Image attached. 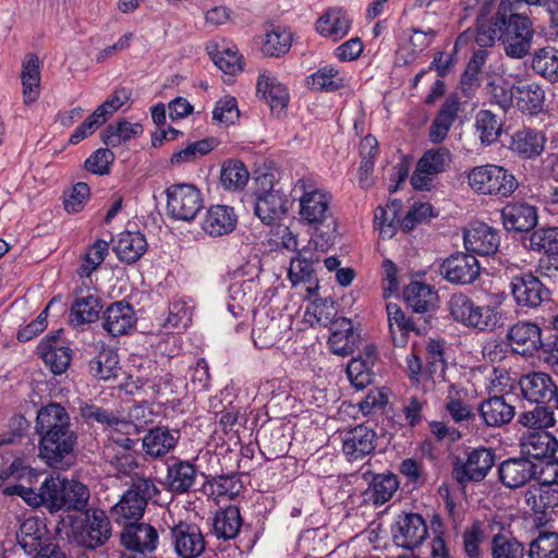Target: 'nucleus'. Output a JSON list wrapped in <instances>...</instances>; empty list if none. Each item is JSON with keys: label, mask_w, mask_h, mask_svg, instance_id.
Wrapping results in <instances>:
<instances>
[{"label": "nucleus", "mask_w": 558, "mask_h": 558, "mask_svg": "<svg viewBox=\"0 0 558 558\" xmlns=\"http://www.w3.org/2000/svg\"><path fill=\"white\" fill-rule=\"evenodd\" d=\"M3 492L8 496L21 497L32 508L44 507L50 514L82 511L90 497L86 485L54 473L46 476L37 489L20 483L7 486Z\"/></svg>", "instance_id": "1"}, {"label": "nucleus", "mask_w": 558, "mask_h": 558, "mask_svg": "<svg viewBox=\"0 0 558 558\" xmlns=\"http://www.w3.org/2000/svg\"><path fill=\"white\" fill-rule=\"evenodd\" d=\"M459 110L460 102L456 96L445 100L429 126L428 137L433 144H440L446 140Z\"/></svg>", "instance_id": "38"}, {"label": "nucleus", "mask_w": 558, "mask_h": 558, "mask_svg": "<svg viewBox=\"0 0 558 558\" xmlns=\"http://www.w3.org/2000/svg\"><path fill=\"white\" fill-rule=\"evenodd\" d=\"M504 31L500 38L508 57L522 59L532 46L534 28L531 20L522 14L512 13L508 19L501 17Z\"/></svg>", "instance_id": "9"}, {"label": "nucleus", "mask_w": 558, "mask_h": 558, "mask_svg": "<svg viewBox=\"0 0 558 558\" xmlns=\"http://www.w3.org/2000/svg\"><path fill=\"white\" fill-rule=\"evenodd\" d=\"M77 442V433L72 426L54 430L39 438V457L51 468L61 469Z\"/></svg>", "instance_id": "12"}, {"label": "nucleus", "mask_w": 558, "mask_h": 558, "mask_svg": "<svg viewBox=\"0 0 558 558\" xmlns=\"http://www.w3.org/2000/svg\"><path fill=\"white\" fill-rule=\"evenodd\" d=\"M534 461L526 458H510L498 466L500 482L508 488H519L535 476Z\"/></svg>", "instance_id": "29"}, {"label": "nucleus", "mask_w": 558, "mask_h": 558, "mask_svg": "<svg viewBox=\"0 0 558 558\" xmlns=\"http://www.w3.org/2000/svg\"><path fill=\"white\" fill-rule=\"evenodd\" d=\"M392 539L399 547L414 549L422 545L428 534L427 525L418 513L399 514L391 526Z\"/></svg>", "instance_id": "14"}, {"label": "nucleus", "mask_w": 558, "mask_h": 558, "mask_svg": "<svg viewBox=\"0 0 558 558\" xmlns=\"http://www.w3.org/2000/svg\"><path fill=\"white\" fill-rule=\"evenodd\" d=\"M236 215L232 207L214 205L208 208L202 222V229L210 236H222L234 230Z\"/></svg>", "instance_id": "33"}, {"label": "nucleus", "mask_w": 558, "mask_h": 558, "mask_svg": "<svg viewBox=\"0 0 558 558\" xmlns=\"http://www.w3.org/2000/svg\"><path fill=\"white\" fill-rule=\"evenodd\" d=\"M451 162V153L446 147L430 148L417 160L410 178L416 191H430L436 177L447 170Z\"/></svg>", "instance_id": "10"}, {"label": "nucleus", "mask_w": 558, "mask_h": 558, "mask_svg": "<svg viewBox=\"0 0 558 558\" xmlns=\"http://www.w3.org/2000/svg\"><path fill=\"white\" fill-rule=\"evenodd\" d=\"M217 146V140L208 137L190 143L185 148H182L170 158L172 165H183L197 160L198 158L209 154Z\"/></svg>", "instance_id": "62"}, {"label": "nucleus", "mask_w": 558, "mask_h": 558, "mask_svg": "<svg viewBox=\"0 0 558 558\" xmlns=\"http://www.w3.org/2000/svg\"><path fill=\"white\" fill-rule=\"evenodd\" d=\"M250 178V173L240 160L229 159L221 166L220 181L226 190L235 191L243 189Z\"/></svg>", "instance_id": "60"}, {"label": "nucleus", "mask_w": 558, "mask_h": 558, "mask_svg": "<svg viewBox=\"0 0 558 558\" xmlns=\"http://www.w3.org/2000/svg\"><path fill=\"white\" fill-rule=\"evenodd\" d=\"M352 27V20L342 8H329L315 23L316 32L333 43L343 39Z\"/></svg>", "instance_id": "26"}, {"label": "nucleus", "mask_w": 558, "mask_h": 558, "mask_svg": "<svg viewBox=\"0 0 558 558\" xmlns=\"http://www.w3.org/2000/svg\"><path fill=\"white\" fill-rule=\"evenodd\" d=\"M448 311L457 323L477 331H492L501 324L502 313L496 305H476L463 293H453Z\"/></svg>", "instance_id": "5"}, {"label": "nucleus", "mask_w": 558, "mask_h": 558, "mask_svg": "<svg viewBox=\"0 0 558 558\" xmlns=\"http://www.w3.org/2000/svg\"><path fill=\"white\" fill-rule=\"evenodd\" d=\"M20 78L23 87V102L31 106L40 95V60L36 53L25 54Z\"/></svg>", "instance_id": "35"}, {"label": "nucleus", "mask_w": 558, "mask_h": 558, "mask_svg": "<svg viewBox=\"0 0 558 558\" xmlns=\"http://www.w3.org/2000/svg\"><path fill=\"white\" fill-rule=\"evenodd\" d=\"M495 464V452L490 448L478 447L466 452V459L457 463L452 475L454 480L464 484L484 480Z\"/></svg>", "instance_id": "13"}, {"label": "nucleus", "mask_w": 558, "mask_h": 558, "mask_svg": "<svg viewBox=\"0 0 558 558\" xmlns=\"http://www.w3.org/2000/svg\"><path fill=\"white\" fill-rule=\"evenodd\" d=\"M546 143L542 131L524 128L515 131L510 141V149L523 159H533L539 156Z\"/></svg>", "instance_id": "34"}, {"label": "nucleus", "mask_w": 558, "mask_h": 558, "mask_svg": "<svg viewBox=\"0 0 558 558\" xmlns=\"http://www.w3.org/2000/svg\"><path fill=\"white\" fill-rule=\"evenodd\" d=\"M484 423L489 427H501L511 422L515 414L512 404L506 402L504 397H492L484 400L478 408Z\"/></svg>", "instance_id": "41"}, {"label": "nucleus", "mask_w": 558, "mask_h": 558, "mask_svg": "<svg viewBox=\"0 0 558 558\" xmlns=\"http://www.w3.org/2000/svg\"><path fill=\"white\" fill-rule=\"evenodd\" d=\"M514 99L522 112L537 114L544 108L545 90L536 82H522L515 86Z\"/></svg>", "instance_id": "43"}, {"label": "nucleus", "mask_w": 558, "mask_h": 558, "mask_svg": "<svg viewBox=\"0 0 558 558\" xmlns=\"http://www.w3.org/2000/svg\"><path fill=\"white\" fill-rule=\"evenodd\" d=\"M486 95L492 105L508 111L514 101L515 86L504 76L493 77L486 85Z\"/></svg>", "instance_id": "55"}, {"label": "nucleus", "mask_w": 558, "mask_h": 558, "mask_svg": "<svg viewBox=\"0 0 558 558\" xmlns=\"http://www.w3.org/2000/svg\"><path fill=\"white\" fill-rule=\"evenodd\" d=\"M524 501L535 513L544 514L558 506V488L538 483L531 485L524 493Z\"/></svg>", "instance_id": "47"}, {"label": "nucleus", "mask_w": 558, "mask_h": 558, "mask_svg": "<svg viewBox=\"0 0 558 558\" xmlns=\"http://www.w3.org/2000/svg\"><path fill=\"white\" fill-rule=\"evenodd\" d=\"M174 551L181 558H197L205 550V538L195 524L179 522L171 529Z\"/></svg>", "instance_id": "23"}, {"label": "nucleus", "mask_w": 558, "mask_h": 558, "mask_svg": "<svg viewBox=\"0 0 558 558\" xmlns=\"http://www.w3.org/2000/svg\"><path fill=\"white\" fill-rule=\"evenodd\" d=\"M81 416L87 422H97L106 426L109 430H122L126 434L131 433L133 425L126 423L125 418H120L112 412H109L95 404L84 403L80 408Z\"/></svg>", "instance_id": "50"}, {"label": "nucleus", "mask_w": 558, "mask_h": 558, "mask_svg": "<svg viewBox=\"0 0 558 558\" xmlns=\"http://www.w3.org/2000/svg\"><path fill=\"white\" fill-rule=\"evenodd\" d=\"M143 132L144 129L141 123L119 120L118 122L110 123L106 126L101 138L108 147H118L123 143L140 137Z\"/></svg>", "instance_id": "49"}, {"label": "nucleus", "mask_w": 558, "mask_h": 558, "mask_svg": "<svg viewBox=\"0 0 558 558\" xmlns=\"http://www.w3.org/2000/svg\"><path fill=\"white\" fill-rule=\"evenodd\" d=\"M518 422L532 430H546L556 424L554 410L546 404H537L534 409L519 414Z\"/></svg>", "instance_id": "58"}, {"label": "nucleus", "mask_w": 558, "mask_h": 558, "mask_svg": "<svg viewBox=\"0 0 558 558\" xmlns=\"http://www.w3.org/2000/svg\"><path fill=\"white\" fill-rule=\"evenodd\" d=\"M180 439V432L166 426L150 428L142 440L144 452L151 458H162L173 451Z\"/></svg>", "instance_id": "30"}, {"label": "nucleus", "mask_w": 558, "mask_h": 558, "mask_svg": "<svg viewBox=\"0 0 558 558\" xmlns=\"http://www.w3.org/2000/svg\"><path fill=\"white\" fill-rule=\"evenodd\" d=\"M159 493L150 478H133L131 486L119 501L111 507V515L117 524L126 525L137 522L144 515L147 502Z\"/></svg>", "instance_id": "7"}, {"label": "nucleus", "mask_w": 558, "mask_h": 558, "mask_svg": "<svg viewBox=\"0 0 558 558\" xmlns=\"http://www.w3.org/2000/svg\"><path fill=\"white\" fill-rule=\"evenodd\" d=\"M510 288L517 305L522 307L536 308L550 299V291L532 272L513 276Z\"/></svg>", "instance_id": "15"}, {"label": "nucleus", "mask_w": 558, "mask_h": 558, "mask_svg": "<svg viewBox=\"0 0 558 558\" xmlns=\"http://www.w3.org/2000/svg\"><path fill=\"white\" fill-rule=\"evenodd\" d=\"M259 271L257 264L247 262L231 274L227 307L233 317H242L252 311L259 288Z\"/></svg>", "instance_id": "6"}, {"label": "nucleus", "mask_w": 558, "mask_h": 558, "mask_svg": "<svg viewBox=\"0 0 558 558\" xmlns=\"http://www.w3.org/2000/svg\"><path fill=\"white\" fill-rule=\"evenodd\" d=\"M359 336L353 329L352 322L341 317L332 323L328 344L332 353L347 356L353 353Z\"/></svg>", "instance_id": "36"}, {"label": "nucleus", "mask_w": 558, "mask_h": 558, "mask_svg": "<svg viewBox=\"0 0 558 558\" xmlns=\"http://www.w3.org/2000/svg\"><path fill=\"white\" fill-rule=\"evenodd\" d=\"M376 433L371 427L360 424L344 432L342 452L350 461H359L371 454L376 447Z\"/></svg>", "instance_id": "22"}, {"label": "nucleus", "mask_w": 558, "mask_h": 558, "mask_svg": "<svg viewBox=\"0 0 558 558\" xmlns=\"http://www.w3.org/2000/svg\"><path fill=\"white\" fill-rule=\"evenodd\" d=\"M197 470L189 461H177L168 466L167 484L169 489L175 494H183L191 490L196 482Z\"/></svg>", "instance_id": "44"}, {"label": "nucleus", "mask_w": 558, "mask_h": 558, "mask_svg": "<svg viewBox=\"0 0 558 558\" xmlns=\"http://www.w3.org/2000/svg\"><path fill=\"white\" fill-rule=\"evenodd\" d=\"M314 247L311 243L303 246L296 254L291 257L290 266L288 269V278L293 287L304 286V299L311 300L318 294L319 284L315 275L314 264L320 260V255L317 252L319 247L322 252L326 251L332 245V236L315 234L312 240Z\"/></svg>", "instance_id": "4"}, {"label": "nucleus", "mask_w": 558, "mask_h": 558, "mask_svg": "<svg viewBox=\"0 0 558 558\" xmlns=\"http://www.w3.org/2000/svg\"><path fill=\"white\" fill-rule=\"evenodd\" d=\"M445 408L456 423L469 421L474 416L472 407L468 403V390L457 385L449 386Z\"/></svg>", "instance_id": "51"}, {"label": "nucleus", "mask_w": 558, "mask_h": 558, "mask_svg": "<svg viewBox=\"0 0 558 558\" xmlns=\"http://www.w3.org/2000/svg\"><path fill=\"white\" fill-rule=\"evenodd\" d=\"M291 45V32L286 27L275 26L265 34L262 52L267 57H280L290 50Z\"/></svg>", "instance_id": "56"}, {"label": "nucleus", "mask_w": 558, "mask_h": 558, "mask_svg": "<svg viewBox=\"0 0 558 558\" xmlns=\"http://www.w3.org/2000/svg\"><path fill=\"white\" fill-rule=\"evenodd\" d=\"M136 323L135 311L131 304L117 301L110 304L102 315V327L112 337L126 335Z\"/></svg>", "instance_id": "27"}, {"label": "nucleus", "mask_w": 558, "mask_h": 558, "mask_svg": "<svg viewBox=\"0 0 558 558\" xmlns=\"http://www.w3.org/2000/svg\"><path fill=\"white\" fill-rule=\"evenodd\" d=\"M404 301L414 312L427 313L437 307L438 293L429 284L412 281L403 291Z\"/></svg>", "instance_id": "39"}, {"label": "nucleus", "mask_w": 558, "mask_h": 558, "mask_svg": "<svg viewBox=\"0 0 558 558\" xmlns=\"http://www.w3.org/2000/svg\"><path fill=\"white\" fill-rule=\"evenodd\" d=\"M306 84L313 90L330 93L344 87L345 80L336 66L327 64L308 75Z\"/></svg>", "instance_id": "52"}, {"label": "nucleus", "mask_w": 558, "mask_h": 558, "mask_svg": "<svg viewBox=\"0 0 558 558\" xmlns=\"http://www.w3.org/2000/svg\"><path fill=\"white\" fill-rule=\"evenodd\" d=\"M475 133L483 145L495 143L502 131V124L498 117L490 110H481L475 117Z\"/></svg>", "instance_id": "57"}, {"label": "nucleus", "mask_w": 558, "mask_h": 558, "mask_svg": "<svg viewBox=\"0 0 558 558\" xmlns=\"http://www.w3.org/2000/svg\"><path fill=\"white\" fill-rule=\"evenodd\" d=\"M507 339L513 352L524 356H533L543 347L541 327L527 320L513 324L507 332Z\"/></svg>", "instance_id": "20"}, {"label": "nucleus", "mask_w": 558, "mask_h": 558, "mask_svg": "<svg viewBox=\"0 0 558 558\" xmlns=\"http://www.w3.org/2000/svg\"><path fill=\"white\" fill-rule=\"evenodd\" d=\"M520 447L524 457L537 462L555 454L558 440L546 430H529L521 436Z\"/></svg>", "instance_id": "25"}, {"label": "nucleus", "mask_w": 558, "mask_h": 558, "mask_svg": "<svg viewBox=\"0 0 558 558\" xmlns=\"http://www.w3.org/2000/svg\"><path fill=\"white\" fill-rule=\"evenodd\" d=\"M282 338L281 322L271 317L267 312H255L252 329V340L258 349L276 345Z\"/></svg>", "instance_id": "31"}, {"label": "nucleus", "mask_w": 558, "mask_h": 558, "mask_svg": "<svg viewBox=\"0 0 558 558\" xmlns=\"http://www.w3.org/2000/svg\"><path fill=\"white\" fill-rule=\"evenodd\" d=\"M389 328L391 332L392 342L396 347H404L408 343L409 333L418 330L414 322L407 317L404 312L396 303H388L386 305Z\"/></svg>", "instance_id": "46"}, {"label": "nucleus", "mask_w": 558, "mask_h": 558, "mask_svg": "<svg viewBox=\"0 0 558 558\" xmlns=\"http://www.w3.org/2000/svg\"><path fill=\"white\" fill-rule=\"evenodd\" d=\"M147 251V241L141 232L124 231L118 235L113 252L125 264L137 262Z\"/></svg>", "instance_id": "40"}, {"label": "nucleus", "mask_w": 558, "mask_h": 558, "mask_svg": "<svg viewBox=\"0 0 558 558\" xmlns=\"http://www.w3.org/2000/svg\"><path fill=\"white\" fill-rule=\"evenodd\" d=\"M61 331L44 337L37 347V354L46 366L56 374H63L70 366L72 350L60 338Z\"/></svg>", "instance_id": "19"}, {"label": "nucleus", "mask_w": 558, "mask_h": 558, "mask_svg": "<svg viewBox=\"0 0 558 558\" xmlns=\"http://www.w3.org/2000/svg\"><path fill=\"white\" fill-rule=\"evenodd\" d=\"M535 73L549 82H558V49L553 46H545L534 51L531 62Z\"/></svg>", "instance_id": "54"}, {"label": "nucleus", "mask_w": 558, "mask_h": 558, "mask_svg": "<svg viewBox=\"0 0 558 558\" xmlns=\"http://www.w3.org/2000/svg\"><path fill=\"white\" fill-rule=\"evenodd\" d=\"M256 88L257 93L269 102L271 110L281 111L287 108L290 99L289 92L271 73H259Z\"/></svg>", "instance_id": "42"}, {"label": "nucleus", "mask_w": 558, "mask_h": 558, "mask_svg": "<svg viewBox=\"0 0 558 558\" xmlns=\"http://www.w3.org/2000/svg\"><path fill=\"white\" fill-rule=\"evenodd\" d=\"M441 276L454 284L473 283L480 275V264L473 254L456 253L440 265Z\"/></svg>", "instance_id": "18"}, {"label": "nucleus", "mask_w": 558, "mask_h": 558, "mask_svg": "<svg viewBox=\"0 0 558 558\" xmlns=\"http://www.w3.org/2000/svg\"><path fill=\"white\" fill-rule=\"evenodd\" d=\"M501 219L507 230L527 232L537 225L538 215L535 206L524 202H513L501 209Z\"/></svg>", "instance_id": "28"}, {"label": "nucleus", "mask_w": 558, "mask_h": 558, "mask_svg": "<svg viewBox=\"0 0 558 558\" xmlns=\"http://www.w3.org/2000/svg\"><path fill=\"white\" fill-rule=\"evenodd\" d=\"M101 311L100 299L94 294L76 296L71 305L70 324L80 327L95 322Z\"/></svg>", "instance_id": "45"}, {"label": "nucleus", "mask_w": 558, "mask_h": 558, "mask_svg": "<svg viewBox=\"0 0 558 558\" xmlns=\"http://www.w3.org/2000/svg\"><path fill=\"white\" fill-rule=\"evenodd\" d=\"M44 526L36 517L26 518L20 525L17 542L26 554L39 553L43 546ZM47 545H45L46 547Z\"/></svg>", "instance_id": "53"}, {"label": "nucleus", "mask_w": 558, "mask_h": 558, "mask_svg": "<svg viewBox=\"0 0 558 558\" xmlns=\"http://www.w3.org/2000/svg\"><path fill=\"white\" fill-rule=\"evenodd\" d=\"M262 184H269L270 189L256 196L254 213L265 225H272L288 211V198L282 191L274 189L271 175H264Z\"/></svg>", "instance_id": "16"}, {"label": "nucleus", "mask_w": 558, "mask_h": 558, "mask_svg": "<svg viewBox=\"0 0 558 558\" xmlns=\"http://www.w3.org/2000/svg\"><path fill=\"white\" fill-rule=\"evenodd\" d=\"M242 526V517L236 506L230 505L214 517L213 531L218 538H234Z\"/></svg>", "instance_id": "48"}, {"label": "nucleus", "mask_w": 558, "mask_h": 558, "mask_svg": "<svg viewBox=\"0 0 558 558\" xmlns=\"http://www.w3.org/2000/svg\"><path fill=\"white\" fill-rule=\"evenodd\" d=\"M527 247L548 256H558V227L533 231Z\"/></svg>", "instance_id": "61"}, {"label": "nucleus", "mask_w": 558, "mask_h": 558, "mask_svg": "<svg viewBox=\"0 0 558 558\" xmlns=\"http://www.w3.org/2000/svg\"><path fill=\"white\" fill-rule=\"evenodd\" d=\"M293 191L294 193H300L298 197L300 220L315 231L325 225H327V227L332 225L331 232H327L323 235L325 238L331 235L333 243L337 238V230L331 207V194L318 187L311 178L299 179Z\"/></svg>", "instance_id": "2"}, {"label": "nucleus", "mask_w": 558, "mask_h": 558, "mask_svg": "<svg viewBox=\"0 0 558 558\" xmlns=\"http://www.w3.org/2000/svg\"><path fill=\"white\" fill-rule=\"evenodd\" d=\"M519 387L523 399L536 404H547L556 399L558 391L551 376L544 372H532L521 376Z\"/></svg>", "instance_id": "21"}, {"label": "nucleus", "mask_w": 558, "mask_h": 558, "mask_svg": "<svg viewBox=\"0 0 558 558\" xmlns=\"http://www.w3.org/2000/svg\"><path fill=\"white\" fill-rule=\"evenodd\" d=\"M70 426L72 424L68 411L57 402H50L37 412L35 432L39 438Z\"/></svg>", "instance_id": "32"}, {"label": "nucleus", "mask_w": 558, "mask_h": 558, "mask_svg": "<svg viewBox=\"0 0 558 558\" xmlns=\"http://www.w3.org/2000/svg\"><path fill=\"white\" fill-rule=\"evenodd\" d=\"M109 254V243L105 240H96L87 246L80 268L81 277H89L105 260Z\"/></svg>", "instance_id": "63"}, {"label": "nucleus", "mask_w": 558, "mask_h": 558, "mask_svg": "<svg viewBox=\"0 0 558 558\" xmlns=\"http://www.w3.org/2000/svg\"><path fill=\"white\" fill-rule=\"evenodd\" d=\"M70 537L80 547L96 550L112 536V524L105 510L88 508L70 517Z\"/></svg>", "instance_id": "3"}, {"label": "nucleus", "mask_w": 558, "mask_h": 558, "mask_svg": "<svg viewBox=\"0 0 558 558\" xmlns=\"http://www.w3.org/2000/svg\"><path fill=\"white\" fill-rule=\"evenodd\" d=\"M469 186L476 194L509 197L518 187L515 177L506 168L487 163L468 172Z\"/></svg>", "instance_id": "8"}, {"label": "nucleus", "mask_w": 558, "mask_h": 558, "mask_svg": "<svg viewBox=\"0 0 558 558\" xmlns=\"http://www.w3.org/2000/svg\"><path fill=\"white\" fill-rule=\"evenodd\" d=\"M529 557L558 558V534L555 532L539 533L530 544Z\"/></svg>", "instance_id": "64"}, {"label": "nucleus", "mask_w": 558, "mask_h": 558, "mask_svg": "<svg viewBox=\"0 0 558 558\" xmlns=\"http://www.w3.org/2000/svg\"><path fill=\"white\" fill-rule=\"evenodd\" d=\"M377 359L376 348L366 345L364 352L351 359L347 366V375L350 383L356 389H364L372 381V369Z\"/></svg>", "instance_id": "37"}, {"label": "nucleus", "mask_w": 558, "mask_h": 558, "mask_svg": "<svg viewBox=\"0 0 558 558\" xmlns=\"http://www.w3.org/2000/svg\"><path fill=\"white\" fill-rule=\"evenodd\" d=\"M399 487L398 478L392 473H381L373 477L368 494L375 505H384L389 501Z\"/></svg>", "instance_id": "59"}, {"label": "nucleus", "mask_w": 558, "mask_h": 558, "mask_svg": "<svg viewBox=\"0 0 558 558\" xmlns=\"http://www.w3.org/2000/svg\"><path fill=\"white\" fill-rule=\"evenodd\" d=\"M123 526L121 543L125 548L141 554L151 553L157 548L159 536L150 524L137 521Z\"/></svg>", "instance_id": "24"}, {"label": "nucleus", "mask_w": 558, "mask_h": 558, "mask_svg": "<svg viewBox=\"0 0 558 558\" xmlns=\"http://www.w3.org/2000/svg\"><path fill=\"white\" fill-rule=\"evenodd\" d=\"M166 194L168 214L177 220H194L204 206L202 193L193 184H172Z\"/></svg>", "instance_id": "11"}, {"label": "nucleus", "mask_w": 558, "mask_h": 558, "mask_svg": "<svg viewBox=\"0 0 558 558\" xmlns=\"http://www.w3.org/2000/svg\"><path fill=\"white\" fill-rule=\"evenodd\" d=\"M463 243L465 250L473 255L490 256L498 252L500 234L497 229L484 222H474L464 229Z\"/></svg>", "instance_id": "17"}]
</instances>
